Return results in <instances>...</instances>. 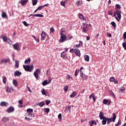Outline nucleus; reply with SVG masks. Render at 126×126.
<instances>
[{"mask_svg": "<svg viewBox=\"0 0 126 126\" xmlns=\"http://www.w3.org/2000/svg\"><path fill=\"white\" fill-rule=\"evenodd\" d=\"M61 4H62V5H63V6H64V5H65V1H62L61 2Z\"/></svg>", "mask_w": 126, "mask_h": 126, "instance_id": "58", "label": "nucleus"}, {"mask_svg": "<svg viewBox=\"0 0 126 126\" xmlns=\"http://www.w3.org/2000/svg\"><path fill=\"white\" fill-rule=\"evenodd\" d=\"M0 39H2L3 41L6 43L7 41H8V38H7V36L3 35H0Z\"/></svg>", "mask_w": 126, "mask_h": 126, "instance_id": "8", "label": "nucleus"}, {"mask_svg": "<svg viewBox=\"0 0 126 126\" xmlns=\"http://www.w3.org/2000/svg\"><path fill=\"white\" fill-rule=\"evenodd\" d=\"M5 126H13V125H12V124H11V123L9 122L8 123H7Z\"/></svg>", "mask_w": 126, "mask_h": 126, "instance_id": "52", "label": "nucleus"}, {"mask_svg": "<svg viewBox=\"0 0 126 126\" xmlns=\"http://www.w3.org/2000/svg\"><path fill=\"white\" fill-rule=\"evenodd\" d=\"M2 82L4 83V84H5L6 83V77L5 76L2 77Z\"/></svg>", "mask_w": 126, "mask_h": 126, "instance_id": "34", "label": "nucleus"}, {"mask_svg": "<svg viewBox=\"0 0 126 126\" xmlns=\"http://www.w3.org/2000/svg\"><path fill=\"white\" fill-rule=\"evenodd\" d=\"M23 23L24 25H25V26H28V24H27V22H26L25 21H23Z\"/></svg>", "mask_w": 126, "mask_h": 126, "instance_id": "63", "label": "nucleus"}, {"mask_svg": "<svg viewBox=\"0 0 126 126\" xmlns=\"http://www.w3.org/2000/svg\"><path fill=\"white\" fill-rule=\"evenodd\" d=\"M108 14L109 15H113V11H112V10L108 11Z\"/></svg>", "mask_w": 126, "mask_h": 126, "instance_id": "51", "label": "nucleus"}, {"mask_svg": "<svg viewBox=\"0 0 126 126\" xmlns=\"http://www.w3.org/2000/svg\"><path fill=\"white\" fill-rule=\"evenodd\" d=\"M63 90L64 91V92H66L67 90H68V86L64 87Z\"/></svg>", "mask_w": 126, "mask_h": 126, "instance_id": "41", "label": "nucleus"}, {"mask_svg": "<svg viewBox=\"0 0 126 126\" xmlns=\"http://www.w3.org/2000/svg\"><path fill=\"white\" fill-rule=\"evenodd\" d=\"M11 91H13V88H9L8 86H7V88H6V92L7 93H11Z\"/></svg>", "mask_w": 126, "mask_h": 126, "instance_id": "23", "label": "nucleus"}, {"mask_svg": "<svg viewBox=\"0 0 126 126\" xmlns=\"http://www.w3.org/2000/svg\"><path fill=\"white\" fill-rule=\"evenodd\" d=\"M80 75L83 80H86L87 79V76L85 74L83 73V72L80 71Z\"/></svg>", "mask_w": 126, "mask_h": 126, "instance_id": "9", "label": "nucleus"}, {"mask_svg": "<svg viewBox=\"0 0 126 126\" xmlns=\"http://www.w3.org/2000/svg\"><path fill=\"white\" fill-rule=\"evenodd\" d=\"M0 106H1V107H7V106H8V103L5 101H1L0 103Z\"/></svg>", "mask_w": 126, "mask_h": 126, "instance_id": "14", "label": "nucleus"}, {"mask_svg": "<svg viewBox=\"0 0 126 126\" xmlns=\"http://www.w3.org/2000/svg\"><path fill=\"white\" fill-rule=\"evenodd\" d=\"M71 109V107H70V105H69L65 107L64 112H65L66 111H69V112H70Z\"/></svg>", "mask_w": 126, "mask_h": 126, "instance_id": "30", "label": "nucleus"}, {"mask_svg": "<svg viewBox=\"0 0 126 126\" xmlns=\"http://www.w3.org/2000/svg\"><path fill=\"white\" fill-rule=\"evenodd\" d=\"M18 103H19V104L20 105H23V100H19L18 101Z\"/></svg>", "mask_w": 126, "mask_h": 126, "instance_id": "54", "label": "nucleus"}, {"mask_svg": "<svg viewBox=\"0 0 126 126\" xmlns=\"http://www.w3.org/2000/svg\"><path fill=\"white\" fill-rule=\"evenodd\" d=\"M42 8H44V6H40L37 8V10H40V9H42Z\"/></svg>", "mask_w": 126, "mask_h": 126, "instance_id": "53", "label": "nucleus"}, {"mask_svg": "<svg viewBox=\"0 0 126 126\" xmlns=\"http://www.w3.org/2000/svg\"><path fill=\"white\" fill-rule=\"evenodd\" d=\"M74 53L78 57H80L81 54H80V51L78 49H74Z\"/></svg>", "mask_w": 126, "mask_h": 126, "instance_id": "11", "label": "nucleus"}, {"mask_svg": "<svg viewBox=\"0 0 126 126\" xmlns=\"http://www.w3.org/2000/svg\"><path fill=\"white\" fill-rule=\"evenodd\" d=\"M14 111V108L12 106H11L7 108V113L9 114L10 113H12Z\"/></svg>", "mask_w": 126, "mask_h": 126, "instance_id": "12", "label": "nucleus"}, {"mask_svg": "<svg viewBox=\"0 0 126 126\" xmlns=\"http://www.w3.org/2000/svg\"><path fill=\"white\" fill-rule=\"evenodd\" d=\"M15 67H16V68H18V67H19V61L15 60Z\"/></svg>", "mask_w": 126, "mask_h": 126, "instance_id": "26", "label": "nucleus"}, {"mask_svg": "<svg viewBox=\"0 0 126 126\" xmlns=\"http://www.w3.org/2000/svg\"><path fill=\"white\" fill-rule=\"evenodd\" d=\"M54 31H55V29H54V27L50 28V33H54Z\"/></svg>", "mask_w": 126, "mask_h": 126, "instance_id": "48", "label": "nucleus"}, {"mask_svg": "<svg viewBox=\"0 0 126 126\" xmlns=\"http://www.w3.org/2000/svg\"><path fill=\"white\" fill-rule=\"evenodd\" d=\"M111 25L113 27H116V23L115 22H112Z\"/></svg>", "mask_w": 126, "mask_h": 126, "instance_id": "60", "label": "nucleus"}, {"mask_svg": "<svg viewBox=\"0 0 126 126\" xmlns=\"http://www.w3.org/2000/svg\"><path fill=\"white\" fill-rule=\"evenodd\" d=\"M123 39L124 40H126V32H125L123 34Z\"/></svg>", "mask_w": 126, "mask_h": 126, "instance_id": "59", "label": "nucleus"}, {"mask_svg": "<svg viewBox=\"0 0 126 126\" xmlns=\"http://www.w3.org/2000/svg\"><path fill=\"white\" fill-rule=\"evenodd\" d=\"M89 59H90L89 56L85 55L84 56V60L85 61H86V62H89Z\"/></svg>", "mask_w": 126, "mask_h": 126, "instance_id": "29", "label": "nucleus"}, {"mask_svg": "<svg viewBox=\"0 0 126 126\" xmlns=\"http://www.w3.org/2000/svg\"><path fill=\"white\" fill-rule=\"evenodd\" d=\"M20 2H21V5H25L28 2V0H21Z\"/></svg>", "mask_w": 126, "mask_h": 126, "instance_id": "20", "label": "nucleus"}, {"mask_svg": "<svg viewBox=\"0 0 126 126\" xmlns=\"http://www.w3.org/2000/svg\"><path fill=\"white\" fill-rule=\"evenodd\" d=\"M102 125L104 126V125H106L107 124V118L105 117V118H102Z\"/></svg>", "mask_w": 126, "mask_h": 126, "instance_id": "25", "label": "nucleus"}, {"mask_svg": "<svg viewBox=\"0 0 126 126\" xmlns=\"http://www.w3.org/2000/svg\"><path fill=\"white\" fill-rule=\"evenodd\" d=\"M65 39H66V36L63 33H61V38L59 40L60 43H63V42H64L65 41Z\"/></svg>", "mask_w": 126, "mask_h": 126, "instance_id": "3", "label": "nucleus"}, {"mask_svg": "<svg viewBox=\"0 0 126 126\" xmlns=\"http://www.w3.org/2000/svg\"><path fill=\"white\" fill-rule=\"evenodd\" d=\"M22 73L21 72H19V71H16L14 72V76H20Z\"/></svg>", "mask_w": 126, "mask_h": 126, "instance_id": "19", "label": "nucleus"}, {"mask_svg": "<svg viewBox=\"0 0 126 126\" xmlns=\"http://www.w3.org/2000/svg\"><path fill=\"white\" fill-rule=\"evenodd\" d=\"M40 72H41V69H36V71L33 73V74L35 77V78H39V75Z\"/></svg>", "mask_w": 126, "mask_h": 126, "instance_id": "5", "label": "nucleus"}, {"mask_svg": "<svg viewBox=\"0 0 126 126\" xmlns=\"http://www.w3.org/2000/svg\"><path fill=\"white\" fill-rule=\"evenodd\" d=\"M41 93H42V95H45V96L46 95V91H45V90L44 89H43L41 90Z\"/></svg>", "mask_w": 126, "mask_h": 126, "instance_id": "44", "label": "nucleus"}, {"mask_svg": "<svg viewBox=\"0 0 126 126\" xmlns=\"http://www.w3.org/2000/svg\"><path fill=\"white\" fill-rule=\"evenodd\" d=\"M109 93L111 95V96H112V97H113V98H116L115 94H114V93H113V91H112V90L109 91Z\"/></svg>", "mask_w": 126, "mask_h": 126, "instance_id": "28", "label": "nucleus"}, {"mask_svg": "<svg viewBox=\"0 0 126 126\" xmlns=\"http://www.w3.org/2000/svg\"><path fill=\"white\" fill-rule=\"evenodd\" d=\"M31 62V59L30 58H28V59H27L25 61V63H30Z\"/></svg>", "mask_w": 126, "mask_h": 126, "instance_id": "40", "label": "nucleus"}, {"mask_svg": "<svg viewBox=\"0 0 126 126\" xmlns=\"http://www.w3.org/2000/svg\"><path fill=\"white\" fill-rule=\"evenodd\" d=\"M110 81H111V82H113L114 81H115V77H112L110 78Z\"/></svg>", "mask_w": 126, "mask_h": 126, "instance_id": "46", "label": "nucleus"}, {"mask_svg": "<svg viewBox=\"0 0 126 126\" xmlns=\"http://www.w3.org/2000/svg\"><path fill=\"white\" fill-rule=\"evenodd\" d=\"M58 119H59L60 121L62 120V114L60 113L59 114Z\"/></svg>", "mask_w": 126, "mask_h": 126, "instance_id": "56", "label": "nucleus"}, {"mask_svg": "<svg viewBox=\"0 0 126 126\" xmlns=\"http://www.w3.org/2000/svg\"><path fill=\"white\" fill-rule=\"evenodd\" d=\"M32 5H36L37 4V2H38L37 0H32Z\"/></svg>", "mask_w": 126, "mask_h": 126, "instance_id": "36", "label": "nucleus"}, {"mask_svg": "<svg viewBox=\"0 0 126 126\" xmlns=\"http://www.w3.org/2000/svg\"><path fill=\"white\" fill-rule=\"evenodd\" d=\"M121 126V120L118 121V123L115 125V126Z\"/></svg>", "mask_w": 126, "mask_h": 126, "instance_id": "55", "label": "nucleus"}, {"mask_svg": "<svg viewBox=\"0 0 126 126\" xmlns=\"http://www.w3.org/2000/svg\"><path fill=\"white\" fill-rule=\"evenodd\" d=\"M33 16L35 17H44V15L40 14H35L33 15Z\"/></svg>", "mask_w": 126, "mask_h": 126, "instance_id": "27", "label": "nucleus"}, {"mask_svg": "<svg viewBox=\"0 0 126 126\" xmlns=\"http://www.w3.org/2000/svg\"><path fill=\"white\" fill-rule=\"evenodd\" d=\"M113 118H107V125H109L111 122H113L114 123L115 121H116V118H117V116H116V114L113 113Z\"/></svg>", "mask_w": 126, "mask_h": 126, "instance_id": "2", "label": "nucleus"}, {"mask_svg": "<svg viewBox=\"0 0 126 126\" xmlns=\"http://www.w3.org/2000/svg\"><path fill=\"white\" fill-rule=\"evenodd\" d=\"M45 103H46V105H49V104H50V103H51V101L49 100H46L45 101Z\"/></svg>", "mask_w": 126, "mask_h": 126, "instance_id": "57", "label": "nucleus"}, {"mask_svg": "<svg viewBox=\"0 0 126 126\" xmlns=\"http://www.w3.org/2000/svg\"><path fill=\"white\" fill-rule=\"evenodd\" d=\"M114 17H115V19H116V20H117V21H120V20L119 19V18H118V17H117V13H116V12L114 13L113 14Z\"/></svg>", "mask_w": 126, "mask_h": 126, "instance_id": "42", "label": "nucleus"}, {"mask_svg": "<svg viewBox=\"0 0 126 126\" xmlns=\"http://www.w3.org/2000/svg\"><path fill=\"white\" fill-rule=\"evenodd\" d=\"M46 35H47V33L43 31L41 33V40H45V39H46Z\"/></svg>", "mask_w": 126, "mask_h": 126, "instance_id": "15", "label": "nucleus"}, {"mask_svg": "<svg viewBox=\"0 0 126 126\" xmlns=\"http://www.w3.org/2000/svg\"><path fill=\"white\" fill-rule=\"evenodd\" d=\"M79 18L80 19H82V20H84L85 19V17H84L82 14H80L79 15Z\"/></svg>", "mask_w": 126, "mask_h": 126, "instance_id": "31", "label": "nucleus"}, {"mask_svg": "<svg viewBox=\"0 0 126 126\" xmlns=\"http://www.w3.org/2000/svg\"><path fill=\"white\" fill-rule=\"evenodd\" d=\"M26 116H27V117H31V118H34V117H35V115L33 112H27L26 113Z\"/></svg>", "mask_w": 126, "mask_h": 126, "instance_id": "18", "label": "nucleus"}, {"mask_svg": "<svg viewBox=\"0 0 126 126\" xmlns=\"http://www.w3.org/2000/svg\"><path fill=\"white\" fill-rule=\"evenodd\" d=\"M99 118H100V120H102V119H105V118H106V117L104 116V112L102 111L99 112Z\"/></svg>", "mask_w": 126, "mask_h": 126, "instance_id": "17", "label": "nucleus"}, {"mask_svg": "<svg viewBox=\"0 0 126 126\" xmlns=\"http://www.w3.org/2000/svg\"><path fill=\"white\" fill-rule=\"evenodd\" d=\"M109 102V100H108L107 99H104L103 100V104H104L105 105H107V103Z\"/></svg>", "mask_w": 126, "mask_h": 126, "instance_id": "45", "label": "nucleus"}, {"mask_svg": "<svg viewBox=\"0 0 126 126\" xmlns=\"http://www.w3.org/2000/svg\"><path fill=\"white\" fill-rule=\"evenodd\" d=\"M76 4L77 5H81L82 4V1H77L76 2Z\"/></svg>", "mask_w": 126, "mask_h": 126, "instance_id": "39", "label": "nucleus"}, {"mask_svg": "<svg viewBox=\"0 0 126 126\" xmlns=\"http://www.w3.org/2000/svg\"><path fill=\"white\" fill-rule=\"evenodd\" d=\"M116 8H118V9H121V5L119 4H117L116 5Z\"/></svg>", "mask_w": 126, "mask_h": 126, "instance_id": "50", "label": "nucleus"}, {"mask_svg": "<svg viewBox=\"0 0 126 126\" xmlns=\"http://www.w3.org/2000/svg\"><path fill=\"white\" fill-rule=\"evenodd\" d=\"M61 57L62 58H63V59L64 60V59H65V52H64V51H63L62 53H61Z\"/></svg>", "mask_w": 126, "mask_h": 126, "instance_id": "33", "label": "nucleus"}, {"mask_svg": "<svg viewBox=\"0 0 126 126\" xmlns=\"http://www.w3.org/2000/svg\"><path fill=\"white\" fill-rule=\"evenodd\" d=\"M13 85L15 87H17V86H18V83H17V81H16V80H13Z\"/></svg>", "mask_w": 126, "mask_h": 126, "instance_id": "24", "label": "nucleus"}, {"mask_svg": "<svg viewBox=\"0 0 126 126\" xmlns=\"http://www.w3.org/2000/svg\"><path fill=\"white\" fill-rule=\"evenodd\" d=\"M9 59H2L0 61V64H2V63H9Z\"/></svg>", "mask_w": 126, "mask_h": 126, "instance_id": "13", "label": "nucleus"}, {"mask_svg": "<svg viewBox=\"0 0 126 126\" xmlns=\"http://www.w3.org/2000/svg\"><path fill=\"white\" fill-rule=\"evenodd\" d=\"M76 96V92H73L72 94L70 95L71 98H73V97H75Z\"/></svg>", "mask_w": 126, "mask_h": 126, "instance_id": "32", "label": "nucleus"}, {"mask_svg": "<svg viewBox=\"0 0 126 126\" xmlns=\"http://www.w3.org/2000/svg\"><path fill=\"white\" fill-rule=\"evenodd\" d=\"M1 16L2 18H5V19H8V17H7V15H6V13H5V12L3 11H2Z\"/></svg>", "mask_w": 126, "mask_h": 126, "instance_id": "21", "label": "nucleus"}, {"mask_svg": "<svg viewBox=\"0 0 126 126\" xmlns=\"http://www.w3.org/2000/svg\"><path fill=\"white\" fill-rule=\"evenodd\" d=\"M120 91H121V92H125V88L122 87L120 89Z\"/></svg>", "mask_w": 126, "mask_h": 126, "instance_id": "62", "label": "nucleus"}, {"mask_svg": "<svg viewBox=\"0 0 126 126\" xmlns=\"http://www.w3.org/2000/svg\"><path fill=\"white\" fill-rule=\"evenodd\" d=\"M83 43L81 41H79V44H75L73 47L74 48H80V47H82V44Z\"/></svg>", "mask_w": 126, "mask_h": 126, "instance_id": "16", "label": "nucleus"}, {"mask_svg": "<svg viewBox=\"0 0 126 126\" xmlns=\"http://www.w3.org/2000/svg\"><path fill=\"white\" fill-rule=\"evenodd\" d=\"M89 124H90V126H93V122L92 121H90V122H89Z\"/></svg>", "mask_w": 126, "mask_h": 126, "instance_id": "64", "label": "nucleus"}, {"mask_svg": "<svg viewBox=\"0 0 126 126\" xmlns=\"http://www.w3.org/2000/svg\"><path fill=\"white\" fill-rule=\"evenodd\" d=\"M7 43H8V44H9V45H11V44H12V42H11V40H10V39L9 38L8 39Z\"/></svg>", "mask_w": 126, "mask_h": 126, "instance_id": "47", "label": "nucleus"}, {"mask_svg": "<svg viewBox=\"0 0 126 126\" xmlns=\"http://www.w3.org/2000/svg\"><path fill=\"white\" fill-rule=\"evenodd\" d=\"M122 46L123 48H124L125 50H126V43L125 42L123 43Z\"/></svg>", "mask_w": 126, "mask_h": 126, "instance_id": "49", "label": "nucleus"}, {"mask_svg": "<svg viewBox=\"0 0 126 126\" xmlns=\"http://www.w3.org/2000/svg\"><path fill=\"white\" fill-rule=\"evenodd\" d=\"M70 78H71V79H72V77H71V76H70V75H67L66 76V80H69V79H70Z\"/></svg>", "mask_w": 126, "mask_h": 126, "instance_id": "38", "label": "nucleus"}, {"mask_svg": "<svg viewBox=\"0 0 126 126\" xmlns=\"http://www.w3.org/2000/svg\"><path fill=\"white\" fill-rule=\"evenodd\" d=\"M45 105V102L44 101H41V102L38 103V106H40V107H43V106Z\"/></svg>", "mask_w": 126, "mask_h": 126, "instance_id": "35", "label": "nucleus"}, {"mask_svg": "<svg viewBox=\"0 0 126 126\" xmlns=\"http://www.w3.org/2000/svg\"><path fill=\"white\" fill-rule=\"evenodd\" d=\"M44 112L48 114V113L50 112V108H44Z\"/></svg>", "mask_w": 126, "mask_h": 126, "instance_id": "43", "label": "nucleus"}, {"mask_svg": "<svg viewBox=\"0 0 126 126\" xmlns=\"http://www.w3.org/2000/svg\"><path fill=\"white\" fill-rule=\"evenodd\" d=\"M89 30V28H88V27H87V26H85L83 27V32H84V33H87Z\"/></svg>", "mask_w": 126, "mask_h": 126, "instance_id": "22", "label": "nucleus"}, {"mask_svg": "<svg viewBox=\"0 0 126 126\" xmlns=\"http://www.w3.org/2000/svg\"><path fill=\"white\" fill-rule=\"evenodd\" d=\"M115 13H116L117 17L119 18V20H121V18H122V15H121L122 13V11H121V10L119 9H117Z\"/></svg>", "mask_w": 126, "mask_h": 126, "instance_id": "6", "label": "nucleus"}, {"mask_svg": "<svg viewBox=\"0 0 126 126\" xmlns=\"http://www.w3.org/2000/svg\"><path fill=\"white\" fill-rule=\"evenodd\" d=\"M13 48H14V50H16V51H19V50H20V48L19 47V43H16L13 44Z\"/></svg>", "mask_w": 126, "mask_h": 126, "instance_id": "7", "label": "nucleus"}, {"mask_svg": "<svg viewBox=\"0 0 126 126\" xmlns=\"http://www.w3.org/2000/svg\"><path fill=\"white\" fill-rule=\"evenodd\" d=\"M23 67L26 71H30V72H32V71H33L34 66L33 65L31 66L30 65H24Z\"/></svg>", "mask_w": 126, "mask_h": 126, "instance_id": "1", "label": "nucleus"}, {"mask_svg": "<svg viewBox=\"0 0 126 126\" xmlns=\"http://www.w3.org/2000/svg\"><path fill=\"white\" fill-rule=\"evenodd\" d=\"M1 122H3L5 126H6L7 123L9 122V118L8 117H4L2 118Z\"/></svg>", "mask_w": 126, "mask_h": 126, "instance_id": "4", "label": "nucleus"}, {"mask_svg": "<svg viewBox=\"0 0 126 126\" xmlns=\"http://www.w3.org/2000/svg\"><path fill=\"white\" fill-rule=\"evenodd\" d=\"M27 112L28 113H33V109L29 108V109H27Z\"/></svg>", "mask_w": 126, "mask_h": 126, "instance_id": "37", "label": "nucleus"}, {"mask_svg": "<svg viewBox=\"0 0 126 126\" xmlns=\"http://www.w3.org/2000/svg\"><path fill=\"white\" fill-rule=\"evenodd\" d=\"M52 82V80L49 79V81L45 80L42 82V85L43 86H45L46 85H48V84H50Z\"/></svg>", "mask_w": 126, "mask_h": 126, "instance_id": "10", "label": "nucleus"}, {"mask_svg": "<svg viewBox=\"0 0 126 126\" xmlns=\"http://www.w3.org/2000/svg\"><path fill=\"white\" fill-rule=\"evenodd\" d=\"M25 120H27L28 121H32V119L30 118H28L27 117H25Z\"/></svg>", "mask_w": 126, "mask_h": 126, "instance_id": "61", "label": "nucleus"}]
</instances>
